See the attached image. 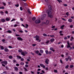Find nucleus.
<instances>
[{
  "mask_svg": "<svg viewBox=\"0 0 74 74\" xmlns=\"http://www.w3.org/2000/svg\"><path fill=\"white\" fill-rule=\"evenodd\" d=\"M48 8H49V10H48L47 11V12L48 15V16L50 18H52L53 16L52 14V13H51V11H52V10L51 9V5H49L48 6Z\"/></svg>",
  "mask_w": 74,
  "mask_h": 74,
  "instance_id": "f257e3e1",
  "label": "nucleus"
},
{
  "mask_svg": "<svg viewBox=\"0 0 74 74\" xmlns=\"http://www.w3.org/2000/svg\"><path fill=\"white\" fill-rule=\"evenodd\" d=\"M18 52L20 53L21 52V54L22 55H23V56H26V54H27V52L26 51L22 52V50L21 49L19 50H18Z\"/></svg>",
  "mask_w": 74,
  "mask_h": 74,
  "instance_id": "f03ea898",
  "label": "nucleus"
},
{
  "mask_svg": "<svg viewBox=\"0 0 74 74\" xmlns=\"http://www.w3.org/2000/svg\"><path fill=\"white\" fill-rule=\"evenodd\" d=\"M35 38H36V41H37L38 42H40L41 41V40L39 39V38H40L39 36L36 35L35 36Z\"/></svg>",
  "mask_w": 74,
  "mask_h": 74,
  "instance_id": "7ed1b4c3",
  "label": "nucleus"
},
{
  "mask_svg": "<svg viewBox=\"0 0 74 74\" xmlns=\"http://www.w3.org/2000/svg\"><path fill=\"white\" fill-rule=\"evenodd\" d=\"M41 22V20L40 19H39L38 20H36L35 21V23L36 24H38V23H40Z\"/></svg>",
  "mask_w": 74,
  "mask_h": 74,
  "instance_id": "20e7f679",
  "label": "nucleus"
},
{
  "mask_svg": "<svg viewBox=\"0 0 74 74\" xmlns=\"http://www.w3.org/2000/svg\"><path fill=\"white\" fill-rule=\"evenodd\" d=\"M46 16H47V15L45 14H43L42 16V17H41V20H44V18L45 17H46Z\"/></svg>",
  "mask_w": 74,
  "mask_h": 74,
  "instance_id": "39448f33",
  "label": "nucleus"
},
{
  "mask_svg": "<svg viewBox=\"0 0 74 74\" xmlns=\"http://www.w3.org/2000/svg\"><path fill=\"white\" fill-rule=\"evenodd\" d=\"M67 45H68L67 46V48H70V49H73V47H71L70 45V43L69 42H67Z\"/></svg>",
  "mask_w": 74,
  "mask_h": 74,
  "instance_id": "423d86ee",
  "label": "nucleus"
},
{
  "mask_svg": "<svg viewBox=\"0 0 74 74\" xmlns=\"http://www.w3.org/2000/svg\"><path fill=\"white\" fill-rule=\"evenodd\" d=\"M17 57L18 59H19V58L21 59V61H23L24 60V59H23V58H21V56H17Z\"/></svg>",
  "mask_w": 74,
  "mask_h": 74,
  "instance_id": "0eeeda50",
  "label": "nucleus"
},
{
  "mask_svg": "<svg viewBox=\"0 0 74 74\" xmlns=\"http://www.w3.org/2000/svg\"><path fill=\"white\" fill-rule=\"evenodd\" d=\"M66 60V62H67L68 60H69V59H70V61H71V58L70 57H69L68 58H65Z\"/></svg>",
  "mask_w": 74,
  "mask_h": 74,
  "instance_id": "6e6552de",
  "label": "nucleus"
},
{
  "mask_svg": "<svg viewBox=\"0 0 74 74\" xmlns=\"http://www.w3.org/2000/svg\"><path fill=\"white\" fill-rule=\"evenodd\" d=\"M1 63L2 64H3H3H5V65H6L7 64V62L6 61H2L1 62Z\"/></svg>",
  "mask_w": 74,
  "mask_h": 74,
  "instance_id": "1a4fd4ad",
  "label": "nucleus"
},
{
  "mask_svg": "<svg viewBox=\"0 0 74 74\" xmlns=\"http://www.w3.org/2000/svg\"><path fill=\"white\" fill-rule=\"evenodd\" d=\"M17 39L18 40H20L21 41L23 40V39L21 37H18L17 38Z\"/></svg>",
  "mask_w": 74,
  "mask_h": 74,
  "instance_id": "9d476101",
  "label": "nucleus"
},
{
  "mask_svg": "<svg viewBox=\"0 0 74 74\" xmlns=\"http://www.w3.org/2000/svg\"><path fill=\"white\" fill-rule=\"evenodd\" d=\"M48 62H49V60L47 59H46L45 62L47 64L49 63H48Z\"/></svg>",
  "mask_w": 74,
  "mask_h": 74,
  "instance_id": "9b49d317",
  "label": "nucleus"
},
{
  "mask_svg": "<svg viewBox=\"0 0 74 74\" xmlns=\"http://www.w3.org/2000/svg\"><path fill=\"white\" fill-rule=\"evenodd\" d=\"M4 51L5 52H8L9 50L7 48H5L4 49Z\"/></svg>",
  "mask_w": 74,
  "mask_h": 74,
  "instance_id": "f8f14e48",
  "label": "nucleus"
},
{
  "mask_svg": "<svg viewBox=\"0 0 74 74\" xmlns=\"http://www.w3.org/2000/svg\"><path fill=\"white\" fill-rule=\"evenodd\" d=\"M50 49L51 50V51H53V52H55V50H54L53 47H51Z\"/></svg>",
  "mask_w": 74,
  "mask_h": 74,
  "instance_id": "ddd939ff",
  "label": "nucleus"
},
{
  "mask_svg": "<svg viewBox=\"0 0 74 74\" xmlns=\"http://www.w3.org/2000/svg\"><path fill=\"white\" fill-rule=\"evenodd\" d=\"M68 21L69 22H72L73 21V20H72V19L69 18L68 19Z\"/></svg>",
  "mask_w": 74,
  "mask_h": 74,
  "instance_id": "4468645a",
  "label": "nucleus"
},
{
  "mask_svg": "<svg viewBox=\"0 0 74 74\" xmlns=\"http://www.w3.org/2000/svg\"><path fill=\"white\" fill-rule=\"evenodd\" d=\"M1 21L2 22H5V20L4 19H1Z\"/></svg>",
  "mask_w": 74,
  "mask_h": 74,
  "instance_id": "2eb2a0df",
  "label": "nucleus"
},
{
  "mask_svg": "<svg viewBox=\"0 0 74 74\" xmlns=\"http://www.w3.org/2000/svg\"><path fill=\"white\" fill-rule=\"evenodd\" d=\"M35 52L36 54H38V53H39V51L38 50H36V51H35Z\"/></svg>",
  "mask_w": 74,
  "mask_h": 74,
  "instance_id": "dca6fc26",
  "label": "nucleus"
},
{
  "mask_svg": "<svg viewBox=\"0 0 74 74\" xmlns=\"http://www.w3.org/2000/svg\"><path fill=\"white\" fill-rule=\"evenodd\" d=\"M14 69L16 71H18V68L16 67H14Z\"/></svg>",
  "mask_w": 74,
  "mask_h": 74,
  "instance_id": "f3484780",
  "label": "nucleus"
},
{
  "mask_svg": "<svg viewBox=\"0 0 74 74\" xmlns=\"http://www.w3.org/2000/svg\"><path fill=\"white\" fill-rule=\"evenodd\" d=\"M7 32H8V33H12V31H11L10 30H8V31H7Z\"/></svg>",
  "mask_w": 74,
  "mask_h": 74,
  "instance_id": "a211bd4d",
  "label": "nucleus"
},
{
  "mask_svg": "<svg viewBox=\"0 0 74 74\" xmlns=\"http://www.w3.org/2000/svg\"><path fill=\"white\" fill-rule=\"evenodd\" d=\"M64 27V25H62L61 27L60 28L62 29H64V28L63 27Z\"/></svg>",
  "mask_w": 74,
  "mask_h": 74,
  "instance_id": "6ab92c4d",
  "label": "nucleus"
},
{
  "mask_svg": "<svg viewBox=\"0 0 74 74\" xmlns=\"http://www.w3.org/2000/svg\"><path fill=\"white\" fill-rule=\"evenodd\" d=\"M55 40V39L54 38H53V39H51L50 40V41L51 42H53V41Z\"/></svg>",
  "mask_w": 74,
  "mask_h": 74,
  "instance_id": "aec40b11",
  "label": "nucleus"
},
{
  "mask_svg": "<svg viewBox=\"0 0 74 74\" xmlns=\"http://www.w3.org/2000/svg\"><path fill=\"white\" fill-rule=\"evenodd\" d=\"M27 11H28V12L29 14H32V13H31V12H30V9H28V10Z\"/></svg>",
  "mask_w": 74,
  "mask_h": 74,
  "instance_id": "412c9836",
  "label": "nucleus"
},
{
  "mask_svg": "<svg viewBox=\"0 0 74 74\" xmlns=\"http://www.w3.org/2000/svg\"><path fill=\"white\" fill-rule=\"evenodd\" d=\"M1 49H2V50H3L4 49V47L3 46H1L0 47Z\"/></svg>",
  "mask_w": 74,
  "mask_h": 74,
  "instance_id": "4be33fe9",
  "label": "nucleus"
},
{
  "mask_svg": "<svg viewBox=\"0 0 74 74\" xmlns=\"http://www.w3.org/2000/svg\"><path fill=\"white\" fill-rule=\"evenodd\" d=\"M45 23L46 25H48V24H49V21L48 20L46 21V22Z\"/></svg>",
  "mask_w": 74,
  "mask_h": 74,
  "instance_id": "5701e85b",
  "label": "nucleus"
},
{
  "mask_svg": "<svg viewBox=\"0 0 74 74\" xmlns=\"http://www.w3.org/2000/svg\"><path fill=\"white\" fill-rule=\"evenodd\" d=\"M25 28H27L28 27H29V25L27 24H26L25 25Z\"/></svg>",
  "mask_w": 74,
  "mask_h": 74,
  "instance_id": "b1692460",
  "label": "nucleus"
},
{
  "mask_svg": "<svg viewBox=\"0 0 74 74\" xmlns=\"http://www.w3.org/2000/svg\"><path fill=\"white\" fill-rule=\"evenodd\" d=\"M23 4L25 6H28V5H27L26 3H24Z\"/></svg>",
  "mask_w": 74,
  "mask_h": 74,
  "instance_id": "393cba45",
  "label": "nucleus"
},
{
  "mask_svg": "<svg viewBox=\"0 0 74 74\" xmlns=\"http://www.w3.org/2000/svg\"><path fill=\"white\" fill-rule=\"evenodd\" d=\"M45 52L46 54H48L49 52H48V50H46Z\"/></svg>",
  "mask_w": 74,
  "mask_h": 74,
  "instance_id": "a878e982",
  "label": "nucleus"
},
{
  "mask_svg": "<svg viewBox=\"0 0 74 74\" xmlns=\"http://www.w3.org/2000/svg\"><path fill=\"white\" fill-rule=\"evenodd\" d=\"M40 53H42L43 52H44V51L43 50H40Z\"/></svg>",
  "mask_w": 74,
  "mask_h": 74,
  "instance_id": "bb28decb",
  "label": "nucleus"
},
{
  "mask_svg": "<svg viewBox=\"0 0 74 74\" xmlns=\"http://www.w3.org/2000/svg\"><path fill=\"white\" fill-rule=\"evenodd\" d=\"M6 21H10V18H6Z\"/></svg>",
  "mask_w": 74,
  "mask_h": 74,
  "instance_id": "cd10ccee",
  "label": "nucleus"
},
{
  "mask_svg": "<svg viewBox=\"0 0 74 74\" xmlns=\"http://www.w3.org/2000/svg\"><path fill=\"white\" fill-rule=\"evenodd\" d=\"M73 67H74V66H73V65H71L70 66V68L71 69L73 68Z\"/></svg>",
  "mask_w": 74,
  "mask_h": 74,
  "instance_id": "c85d7f7f",
  "label": "nucleus"
},
{
  "mask_svg": "<svg viewBox=\"0 0 74 74\" xmlns=\"http://www.w3.org/2000/svg\"><path fill=\"white\" fill-rule=\"evenodd\" d=\"M49 36L51 37H55V36H54L53 35H49Z\"/></svg>",
  "mask_w": 74,
  "mask_h": 74,
  "instance_id": "c756f323",
  "label": "nucleus"
},
{
  "mask_svg": "<svg viewBox=\"0 0 74 74\" xmlns=\"http://www.w3.org/2000/svg\"><path fill=\"white\" fill-rule=\"evenodd\" d=\"M36 17H34L32 18V19L33 21H35V20H36Z\"/></svg>",
  "mask_w": 74,
  "mask_h": 74,
  "instance_id": "7c9ffc66",
  "label": "nucleus"
},
{
  "mask_svg": "<svg viewBox=\"0 0 74 74\" xmlns=\"http://www.w3.org/2000/svg\"><path fill=\"white\" fill-rule=\"evenodd\" d=\"M44 36H45V37H47V35L46 34H43Z\"/></svg>",
  "mask_w": 74,
  "mask_h": 74,
  "instance_id": "2f4dec72",
  "label": "nucleus"
},
{
  "mask_svg": "<svg viewBox=\"0 0 74 74\" xmlns=\"http://www.w3.org/2000/svg\"><path fill=\"white\" fill-rule=\"evenodd\" d=\"M69 65H67L65 67V69H67L69 68Z\"/></svg>",
  "mask_w": 74,
  "mask_h": 74,
  "instance_id": "473e14b6",
  "label": "nucleus"
},
{
  "mask_svg": "<svg viewBox=\"0 0 74 74\" xmlns=\"http://www.w3.org/2000/svg\"><path fill=\"white\" fill-rule=\"evenodd\" d=\"M0 9H4V6H2L1 7H0Z\"/></svg>",
  "mask_w": 74,
  "mask_h": 74,
  "instance_id": "72a5a7b5",
  "label": "nucleus"
},
{
  "mask_svg": "<svg viewBox=\"0 0 74 74\" xmlns=\"http://www.w3.org/2000/svg\"><path fill=\"white\" fill-rule=\"evenodd\" d=\"M20 10L21 11H22L23 10V8H22V7H20Z\"/></svg>",
  "mask_w": 74,
  "mask_h": 74,
  "instance_id": "f704fd0d",
  "label": "nucleus"
},
{
  "mask_svg": "<svg viewBox=\"0 0 74 74\" xmlns=\"http://www.w3.org/2000/svg\"><path fill=\"white\" fill-rule=\"evenodd\" d=\"M58 1L59 3H61V2H62V1L61 0H57Z\"/></svg>",
  "mask_w": 74,
  "mask_h": 74,
  "instance_id": "c9c22d12",
  "label": "nucleus"
},
{
  "mask_svg": "<svg viewBox=\"0 0 74 74\" xmlns=\"http://www.w3.org/2000/svg\"><path fill=\"white\" fill-rule=\"evenodd\" d=\"M49 42V40H47L46 42V44H48Z\"/></svg>",
  "mask_w": 74,
  "mask_h": 74,
  "instance_id": "e433bc0d",
  "label": "nucleus"
},
{
  "mask_svg": "<svg viewBox=\"0 0 74 74\" xmlns=\"http://www.w3.org/2000/svg\"><path fill=\"white\" fill-rule=\"evenodd\" d=\"M15 6H16V7H19V4H17L16 5H15Z\"/></svg>",
  "mask_w": 74,
  "mask_h": 74,
  "instance_id": "4c0bfd02",
  "label": "nucleus"
},
{
  "mask_svg": "<svg viewBox=\"0 0 74 74\" xmlns=\"http://www.w3.org/2000/svg\"><path fill=\"white\" fill-rule=\"evenodd\" d=\"M9 58L10 59H12V56H9Z\"/></svg>",
  "mask_w": 74,
  "mask_h": 74,
  "instance_id": "58836bf2",
  "label": "nucleus"
},
{
  "mask_svg": "<svg viewBox=\"0 0 74 74\" xmlns=\"http://www.w3.org/2000/svg\"><path fill=\"white\" fill-rule=\"evenodd\" d=\"M3 4L4 6H5V5H6V3H5L3 2Z\"/></svg>",
  "mask_w": 74,
  "mask_h": 74,
  "instance_id": "ea45409f",
  "label": "nucleus"
},
{
  "mask_svg": "<svg viewBox=\"0 0 74 74\" xmlns=\"http://www.w3.org/2000/svg\"><path fill=\"white\" fill-rule=\"evenodd\" d=\"M21 65H24V63L23 62H21L20 63Z\"/></svg>",
  "mask_w": 74,
  "mask_h": 74,
  "instance_id": "a19ab883",
  "label": "nucleus"
},
{
  "mask_svg": "<svg viewBox=\"0 0 74 74\" xmlns=\"http://www.w3.org/2000/svg\"><path fill=\"white\" fill-rule=\"evenodd\" d=\"M18 25H17V24H15L14 25V27H16L17 26H18Z\"/></svg>",
  "mask_w": 74,
  "mask_h": 74,
  "instance_id": "79ce46f5",
  "label": "nucleus"
},
{
  "mask_svg": "<svg viewBox=\"0 0 74 74\" xmlns=\"http://www.w3.org/2000/svg\"><path fill=\"white\" fill-rule=\"evenodd\" d=\"M20 20L22 21V22H23V19L22 18H20Z\"/></svg>",
  "mask_w": 74,
  "mask_h": 74,
  "instance_id": "37998d69",
  "label": "nucleus"
},
{
  "mask_svg": "<svg viewBox=\"0 0 74 74\" xmlns=\"http://www.w3.org/2000/svg\"><path fill=\"white\" fill-rule=\"evenodd\" d=\"M43 65H44V64H40V66H41V67H43Z\"/></svg>",
  "mask_w": 74,
  "mask_h": 74,
  "instance_id": "c03bdc74",
  "label": "nucleus"
},
{
  "mask_svg": "<svg viewBox=\"0 0 74 74\" xmlns=\"http://www.w3.org/2000/svg\"><path fill=\"white\" fill-rule=\"evenodd\" d=\"M25 67H29V65L27 64H26L25 65Z\"/></svg>",
  "mask_w": 74,
  "mask_h": 74,
  "instance_id": "a18cd8bd",
  "label": "nucleus"
},
{
  "mask_svg": "<svg viewBox=\"0 0 74 74\" xmlns=\"http://www.w3.org/2000/svg\"><path fill=\"white\" fill-rule=\"evenodd\" d=\"M16 36H17V37H20V35L18 34H16L15 35Z\"/></svg>",
  "mask_w": 74,
  "mask_h": 74,
  "instance_id": "49530a36",
  "label": "nucleus"
},
{
  "mask_svg": "<svg viewBox=\"0 0 74 74\" xmlns=\"http://www.w3.org/2000/svg\"><path fill=\"white\" fill-rule=\"evenodd\" d=\"M60 62L61 63L63 64V62L62 61V60H60Z\"/></svg>",
  "mask_w": 74,
  "mask_h": 74,
  "instance_id": "de8ad7c7",
  "label": "nucleus"
},
{
  "mask_svg": "<svg viewBox=\"0 0 74 74\" xmlns=\"http://www.w3.org/2000/svg\"><path fill=\"white\" fill-rule=\"evenodd\" d=\"M54 71L55 72V73H58V71H57V70H54Z\"/></svg>",
  "mask_w": 74,
  "mask_h": 74,
  "instance_id": "09e8293b",
  "label": "nucleus"
},
{
  "mask_svg": "<svg viewBox=\"0 0 74 74\" xmlns=\"http://www.w3.org/2000/svg\"><path fill=\"white\" fill-rule=\"evenodd\" d=\"M19 32L20 33H23V31H22V30H20Z\"/></svg>",
  "mask_w": 74,
  "mask_h": 74,
  "instance_id": "8fccbe9b",
  "label": "nucleus"
},
{
  "mask_svg": "<svg viewBox=\"0 0 74 74\" xmlns=\"http://www.w3.org/2000/svg\"><path fill=\"white\" fill-rule=\"evenodd\" d=\"M55 27V26H53L52 27H51V28H52V29H54Z\"/></svg>",
  "mask_w": 74,
  "mask_h": 74,
  "instance_id": "3c124183",
  "label": "nucleus"
},
{
  "mask_svg": "<svg viewBox=\"0 0 74 74\" xmlns=\"http://www.w3.org/2000/svg\"><path fill=\"white\" fill-rule=\"evenodd\" d=\"M15 21V19H12L11 21V22H12V21Z\"/></svg>",
  "mask_w": 74,
  "mask_h": 74,
  "instance_id": "603ef678",
  "label": "nucleus"
},
{
  "mask_svg": "<svg viewBox=\"0 0 74 74\" xmlns=\"http://www.w3.org/2000/svg\"><path fill=\"white\" fill-rule=\"evenodd\" d=\"M73 25H71L70 26V27L71 28H73Z\"/></svg>",
  "mask_w": 74,
  "mask_h": 74,
  "instance_id": "864d4df0",
  "label": "nucleus"
},
{
  "mask_svg": "<svg viewBox=\"0 0 74 74\" xmlns=\"http://www.w3.org/2000/svg\"><path fill=\"white\" fill-rule=\"evenodd\" d=\"M64 40H67V37H65L64 38Z\"/></svg>",
  "mask_w": 74,
  "mask_h": 74,
  "instance_id": "5fc2aeb1",
  "label": "nucleus"
},
{
  "mask_svg": "<svg viewBox=\"0 0 74 74\" xmlns=\"http://www.w3.org/2000/svg\"><path fill=\"white\" fill-rule=\"evenodd\" d=\"M66 15H67V16H69V13L68 12H67L66 13Z\"/></svg>",
  "mask_w": 74,
  "mask_h": 74,
  "instance_id": "6e6d98bb",
  "label": "nucleus"
},
{
  "mask_svg": "<svg viewBox=\"0 0 74 74\" xmlns=\"http://www.w3.org/2000/svg\"><path fill=\"white\" fill-rule=\"evenodd\" d=\"M63 5H64V6H65V7H66V6H67V5L66 4H64Z\"/></svg>",
  "mask_w": 74,
  "mask_h": 74,
  "instance_id": "4d7b16f0",
  "label": "nucleus"
},
{
  "mask_svg": "<svg viewBox=\"0 0 74 74\" xmlns=\"http://www.w3.org/2000/svg\"><path fill=\"white\" fill-rule=\"evenodd\" d=\"M5 68L6 69H7V70H9V69H8V68L7 67V66H5Z\"/></svg>",
  "mask_w": 74,
  "mask_h": 74,
  "instance_id": "13d9d810",
  "label": "nucleus"
},
{
  "mask_svg": "<svg viewBox=\"0 0 74 74\" xmlns=\"http://www.w3.org/2000/svg\"><path fill=\"white\" fill-rule=\"evenodd\" d=\"M62 32H63V31H60V32H59V33L60 34H62Z\"/></svg>",
  "mask_w": 74,
  "mask_h": 74,
  "instance_id": "bf43d9fd",
  "label": "nucleus"
},
{
  "mask_svg": "<svg viewBox=\"0 0 74 74\" xmlns=\"http://www.w3.org/2000/svg\"><path fill=\"white\" fill-rule=\"evenodd\" d=\"M38 55L39 56H41V55H42V54H41V53H39Z\"/></svg>",
  "mask_w": 74,
  "mask_h": 74,
  "instance_id": "052dcab7",
  "label": "nucleus"
},
{
  "mask_svg": "<svg viewBox=\"0 0 74 74\" xmlns=\"http://www.w3.org/2000/svg\"><path fill=\"white\" fill-rule=\"evenodd\" d=\"M42 73H45V71L43 70H42Z\"/></svg>",
  "mask_w": 74,
  "mask_h": 74,
  "instance_id": "680f3d73",
  "label": "nucleus"
},
{
  "mask_svg": "<svg viewBox=\"0 0 74 74\" xmlns=\"http://www.w3.org/2000/svg\"><path fill=\"white\" fill-rule=\"evenodd\" d=\"M5 41V39H3L2 40V41H3V42H4V41Z\"/></svg>",
  "mask_w": 74,
  "mask_h": 74,
  "instance_id": "e2e57ef3",
  "label": "nucleus"
},
{
  "mask_svg": "<svg viewBox=\"0 0 74 74\" xmlns=\"http://www.w3.org/2000/svg\"><path fill=\"white\" fill-rule=\"evenodd\" d=\"M45 70H48V67L46 68Z\"/></svg>",
  "mask_w": 74,
  "mask_h": 74,
  "instance_id": "0e129e2a",
  "label": "nucleus"
},
{
  "mask_svg": "<svg viewBox=\"0 0 74 74\" xmlns=\"http://www.w3.org/2000/svg\"><path fill=\"white\" fill-rule=\"evenodd\" d=\"M5 13L6 14H8V11H6L5 12Z\"/></svg>",
  "mask_w": 74,
  "mask_h": 74,
  "instance_id": "69168bd1",
  "label": "nucleus"
},
{
  "mask_svg": "<svg viewBox=\"0 0 74 74\" xmlns=\"http://www.w3.org/2000/svg\"><path fill=\"white\" fill-rule=\"evenodd\" d=\"M61 47H62V48H63V47H64V46L63 45H61Z\"/></svg>",
  "mask_w": 74,
  "mask_h": 74,
  "instance_id": "338daca9",
  "label": "nucleus"
},
{
  "mask_svg": "<svg viewBox=\"0 0 74 74\" xmlns=\"http://www.w3.org/2000/svg\"><path fill=\"white\" fill-rule=\"evenodd\" d=\"M19 73L20 74H23L22 72H20Z\"/></svg>",
  "mask_w": 74,
  "mask_h": 74,
  "instance_id": "774afa93",
  "label": "nucleus"
}]
</instances>
